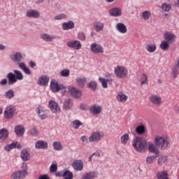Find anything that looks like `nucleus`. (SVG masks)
I'll list each match as a JSON object with an SVG mask.
<instances>
[{"label": "nucleus", "instance_id": "f257e3e1", "mask_svg": "<svg viewBox=\"0 0 179 179\" xmlns=\"http://www.w3.org/2000/svg\"><path fill=\"white\" fill-rule=\"evenodd\" d=\"M131 145L136 152H139L141 153L145 152L146 148H148V143L141 137H135L133 138L131 141Z\"/></svg>", "mask_w": 179, "mask_h": 179}, {"label": "nucleus", "instance_id": "f03ea898", "mask_svg": "<svg viewBox=\"0 0 179 179\" xmlns=\"http://www.w3.org/2000/svg\"><path fill=\"white\" fill-rule=\"evenodd\" d=\"M13 73H8L7 79H8V85H15L17 80H23V73L20 71L14 70Z\"/></svg>", "mask_w": 179, "mask_h": 179}, {"label": "nucleus", "instance_id": "7ed1b4c3", "mask_svg": "<svg viewBox=\"0 0 179 179\" xmlns=\"http://www.w3.org/2000/svg\"><path fill=\"white\" fill-rule=\"evenodd\" d=\"M169 137L166 136H157L155 137V144L156 146L159 148V149L164 150V149H166V148H167V146H169Z\"/></svg>", "mask_w": 179, "mask_h": 179}, {"label": "nucleus", "instance_id": "20e7f679", "mask_svg": "<svg viewBox=\"0 0 179 179\" xmlns=\"http://www.w3.org/2000/svg\"><path fill=\"white\" fill-rule=\"evenodd\" d=\"M114 73L118 79H124L128 76V69L124 66H117L114 69Z\"/></svg>", "mask_w": 179, "mask_h": 179}, {"label": "nucleus", "instance_id": "39448f33", "mask_svg": "<svg viewBox=\"0 0 179 179\" xmlns=\"http://www.w3.org/2000/svg\"><path fill=\"white\" fill-rule=\"evenodd\" d=\"M16 114V106L13 105L7 106L5 108L3 116L6 120H12Z\"/></svg>", "mask_w": 179, "mask_h": 179}, {"label": "nucleus", "instance_id": "423d86ee", "mask_svg": "<svg viewBox=\"0 0 179 179\" xmlns=\"http://www.w3.org/2000/svg\"><path fill=\"white\" fill-rule=\"evenodd\" d=\"M10 59L13 61V62H15V64H17L18 66H20V64H24L23 61H24V57H23V55L20 52H16L13 55H11L10 56Z\"/></svg>", "mask_w": 179, "mask_h": 179}, {"label": "nucleus", "instance_id": "0eeeda50", "mask_svg": "<svg viewBox=\"0 0 179 179\" xmlns=\"http://www.w3.org/2000/svg\"><path fill=\"white\" fill-rule=\"evenodd\" d=\"M48 108H50L52 114H59V113H61V108L59 107L57 101L54 100H50L48 101Z\"/></svg>", "mask_w": 179, "mask_h": 179}, {"label": "nucleus", "instance_id": "6e6552de", "mask_svg": "<svg viewBox=\"0 0 179 179\" xmlns=\"http://www.w3.org/2000/svg\"><path fill=\"white\" fill-rule=\"evenodd\" d=\"M50 90L53 93H58L59 90H65V87L62 84H59L55 80L50 82Z\"/></svg>", "mask_w": 179, "mask_h": 179}, {"label": "nucleus", "instance_id": "1a4fd4ad", "mask_svg": "<svg viewBox=\"0 0 179 179\" xmlns=\"http://www.w3.org/2000/svg\"><path fill=\"white\" fill-rule=\"evenodd\" d=\"M90 50L93 54H103L104 52V48L97 43H92Z\"/></svg>", "mask_w": 179, "mask_h": 179}, {"label": "nucleus", "instance_id": "9d476101", "mask_svg": "<svg viewBox=\"0 0 179 179\" xmlns=\"http://www.w3.org/2000/svg\"><path fill=\"white\" fill-rule=\"evenodd\" d=\"M104 138V135L103 133L100 131H95L93 132L89 137V141L90 142H99V141H101Z\"/></svg>", "mask_w": 179, "mask_h": 179}, {"label": "nucleus", "instance_id": "9b49d317", "mask_svg": "<svg viewBox=\"0 0 179 179\" xmlns=\"http://www.w3.org/2000/svg\"><path fill=\"white\" fill-rule=\"evenodd\" d=\"M67 47L79 51V50H81L82 48V43L79 41H69L67 42Z\"/></svg>", "mask_w": 179, "mask_h": 179}, {"label": "nucleus", "instance_id": "f8f14e48", "mask_svg": "<svg viewBox=\"0 0 179 179\" xmlns=\"http://www.w3.org/2000/svg\"><path fill=\"white\" fill-rule=\"evenodd\" d=\"M29 173L26 171H16L13 173L11 175L12 179H24L26 178V176Z\"/></svg>", "mask_w": 179, "mask_h": 179}, {"label": "nucleus", "instance_id": "ddd939ff", "mask_svg": "<svg viewBox=\"0 0 179 179\" xmlns=\"http://www.w3.org/2000/svg\"><path fill=\"white\" fill-rule=\"evenodd\" d=\"M69 92L74 99H79L82 96V91L75 87H70Z\"/></svg>", "mask_w": 179, "mask_h": 179}, {"label": "nucleus", "instance_id": "4468645a", "mask_svg": "<svg viewBox=\"0 0 179 179\" xmlns=\"http://www.w3.org/2000/svg\"><path fill=\"white\" fill-rule=\"evenodd\" d=\"M73 169L76 171H82L83 170V161L80 159H76L73 161L71 164Z\"/></svg>", "mask_w": 179, "mask_h": 179}, {"label": "nucleus", "instance_id": "2eb2a0df", "mask_svg": "<svg viewBox=\"0 0 179 179\" xmlns=\"http://www.w3.org/2000/svg\"><path fill=\"white\" fill-rule=\"evenodd\" d=\"M27 17H31L32 19H38L40 17V12L36 10L29 9L26 12Z\"/></svg>", "mask_w": 179, "mask_h": 179}, {"label": "nucleus", "instance_id": "dca6fc26", "mask_svg": "<svg viewBox=\"0 0 179 179\" xmlns=\"http://www.w3.org/2000/svg\"><path fill=\"white\" fill-rule=\"evenodd\" d=\"M164 37L166 41H168V43H174V41H176V38H177L176 34L170 31H166L164 33Z\"/></svg>", "mask_w": 179, "mask_h": 179}, {"label": "nucleus", "instance_id": "f3484780", "mask_svg": "<svg viewBox=\"0 0 179 179\" xmlns=\"http://www.w3.org/2000/svg\"><path fill=\"white\" fill-rule=\"evenodd\" d=\"M90 111L92 115H99L101 113V107L97 104L92 105L90 108Z\"/></svg>", "mask_w": 179, "mask_h": 179}, {"label": "nucleus", "instance_id": "a211bd4d", "mask_svg": "<svg viewBox=\"0 0 179 179\" xmlns=\"http://www.w3.org/2000/svg\"><path fill=\"white\" fill-rule=\"evenodd\" d=\"M9 138V131L7 129L3 128L0 129V141L2 142H5V141H8Z\"/></svg>", "mask_w": 179, "mask_h": 179}, {"label": "nucleus", "instance_id": "6ab92c4d", "mask_svg": "<svg viewBox=\"0 0 179 179\" xmlns=\"http://www.w3.org/2000/svg\"><path fill=\"white\" fill-rule=\"evenodd\" d=\"M110 16L114 17H118L122 15V10L120 8H113L109 10Z\"/></svg>", "mask_w": 179, "mask_h": 179}, {"label": "nucleus", "instance_id": "aec40b11", "mask_svg": "<svg viewBox=\"0 0 179 179\" xmlns=\"http://www.w3.org/2000/svg\"><path fill=\"white\" fill-rule=\"evenodd\" d=\"M41 38L43 40V41H47L48 43H50L53 40H55L57 38V36L55 35L52 36L48 34H41Z\"/></svg>", "mask_w": 179, "mask_h": 179}, {"label": "nucleus", "instance_id": "412c9836", "mask_svg": "<svg viewBox=\"0 0 179 179\" xmlns=\"http://www.w3.org/2000/svg\"><path fill=\"white\" fill-rule=\"evenodd\" d=\"M151 103L152 104H155V106H160L163 101H162V97H160L159 95H152L150 96V99Z\"/></svg>", "mask_w": 179, "mask_h": 179}, {"label": "nucleus", "instance_id": "4be33fe9", "mask_svg": "<svg viewBox=\"0 0 179 179\" xmlns=\"http://www.w3.org/2000/svg\"><path fill=\"white\" fill-rule=\"evenodd\" d=\"M116 30H117V31L122 34H125V33L128 31L127 26L122 22H119L116 24Z\"/></svg>", "mask_w": 179, "mask_h": 179}, {"label": "nucleus", "instance_id": "5701e85b", "mask_svg": "<svg viewBox=\"0 0 179 179\" xmlns=\"http://www.w3.org/2000/svg\"><path fill=\"white\" fill-rule=\"evenodd\" d=\"M36 149H47L48 148V143L43 140H38L35 143Z\"/></svg>", "mask_w": 179, "mask_h": 179}, {"label": "nucleus", "instance_id": "b1692460", "mask_svg": "<svg viewBox=\"0 0 179 179\" xmlns=\"http://www.w3.org/2000/svg\"><path fill=\"white\" fill-rule=\"evenodd\" d=\"M62 26L63 30H72L73 29H75V22H73V21H68L64 22Z\"/></svg>", "mask_w": 179, "mask_h": 179}, {"label": "nucleus", "instance_id": "393cba45", "mask_svg": "<svg viewBox=\"0 0 179 179\" xmlns=\"http://www.w3.org/2000/svg\"><path fill=\"white\" fill-rule=\"evenodd\" d=\"M20 157L23 162H29L30 160V153L26 149H22L20 153Z\"/></svg>", "mask_w": 179, "mask_h": 179}, {"label": "nucleus", "instance_id": "a878e982", "mask_svg": "<svg viewBox=\"0 0 179 179\" xmlns=\"http://www.w3.org/2000/svg\"><path fill=\"white\" fill-rule=\"evenodd\" d=\"M94 29L97 33L103 31V29H104V23L101 22V21L94 22Z\"/></svg>", "mask_w": 179, "mask_h": 179}, {"label": "nucleus", "instance_id": "bb28decb", "mask_svg": "<svg viewBox=\"0 0 179 179\" xmlns=\"http://www.w3.org/2000/svg\"><path fill=\"white\" fill-rule=\"evenodd\" d=\"M15 132L17 136H23L25 132L24 127L23 125L15 126Z\"/></svg>", "mask_w": 179, "mask_h": 179}, {"label": "nucleus", "instance_id": "cd10ccee", "mask_svg": "<svg viewBox=\"0 0 179 179\" xmlns=\"http://www.w3.org/2000/svg\"><path fill=\"white\" fill-rule=\"evenodd\" d=\"M99 80L101 83L102 87H103V89H107V87H108V83L109 84L113 83L112 78L106 79L104 78L100 77L99 78Z\"/></svg>", "mask_w": 179, "mask_h": 179}, {"label": "nucleus", "instance_id": "c85d7f7f", "mask_svg": "<svg viewBox=\"0 0 179 179\" xmlns=\"http://www.w3.org/2000/svg\"><path fill=\"white\" fill-rule=\"evenodd\" d=\"M48 82H50V78L47 76H42L38 80V84L41 86H47L48 85Z\"/></svg>", "mask_w": 179, "mask_h": 179}, {"label": "nucleus", "instance_id": "c756f323", "mask_svg": "<svg viewBox=\"0 0 179 179\" xmlns=\"http://www.w3.org/2000/svg\"><path fill=\"white\" fill-rule=\"evenodd\" d=\"M97 178V173L94 171H90L83 175L82 179H94Z\"/></svg>", "mask_w": 179, "mask_h": 179}, {"label": "nucleus", "instance_id": "7c9ffc66", "mask_svg": "<svg viewBox=\"0 0 179 179\" xmlns=\"http://www.w3.org/2000/svg\"><path fill=\"white\" fill-rule=\"evenodd\" d=\"M72 107H73V101L71 99H66L63 105L64 110H71Z\"/></svg>", "mask_w": 179, "mask_h": 179}, {"label": "nucleus", "instance_id": "2f4dec72", "mask_svg": "<svg viewBox=\"0 0 179 179\" xmlns=\"http://www.w3.org/2000/svg\"><path fill=\"white\" fill-rule=\"evenodd\" d=\"M157 179H169V173L166 171H158L156 173Z\"/></svg>", "mask_w": 179, "mask_h": 179}, {"label": "nucleus", "instance_id": "473e14b6", "mask_svg": "<svg viewBox=\"0 0 179 179\" xmlns=\"http://www.w3.org/2000/svg\"><path fill=\"white\" fill-rule=\"evenodd\" d=\"M76 82L80 87H85V85H86L87 78L86 77H78L76 79Z\"/></svg>", "mask_w": 179, "mask_h": 179}, {"label": "nucleus", "instance_id": "72a5a7b5", "mask_svg": "<svg viewBox=\"0 0 179 179\" xmlns=\"http://www.w3.org/2000/svg\"><path fill=\"white\" fill-rule=\"evenodd\" d=\"M117 99L118 101H121L122 103H125V101L128 100V96L125 95L122 92H120L117 93Z\"/></svg>", "mask_w": 179, "mask_h": 179}, {"label": "nucleus", "instance_id": "f704fd0d", "mask_svg": "<svg viewBox=\"0 0 179 179\" xmlns=\"http://www.w3.org/2000/svg\"><path fill=\"white\" fill-rule=\"evenodd\" d=\"M19 68H20L26 75H31V71H30V69L26 66V63L20 64Z\"/></svg>", "mask_w": 179, "mask_h": 179}, {"label": "nucleus", "instance_id": "c9c22d12", "mask_svg": "<svg viewBox=\"0 0 179 179\" xmlns=\"http://www.w3.org/2000/svg\"><path fill=\"white\" fill-rule=\"evenodd\" d=\"M4 96L6 99L11 100V99H13V97H15V91H13V90H9L5 92Z\"/></svg>", "mask_w": 179, "mask_h": 179}, {"label": "nucleus", "instance_id": "e433bc0d", "mask_svg": "<svg viewBox=\"0 0 179 179\" xmlns=\"http://www.w3.org/2000/svg\"><path fill=\"white\" fill-rule=\"evenodd\" d=\"M159 47L163 51H167V50H169L170 48V45L167 41H162L159 45Z\"/></svg>", "mask_w": 179, "mask_h": 179}, {"label": "nucleus", "instance_id": "4c0bfd02", "mask_svg": "<svg viewBox=\"0 0 179 179\" xmlns=\"http://www.w3.org/2000/svg\"><path fill=\"white\" fill-rule=\"evenodd\" d=\"M82 125H83V123L78 120L73 121V122L71 123V127L73 129H79V127Z\"/></svg>", "mask_w": 179, "mask_h": 179}, {"label": "nucleus", "instance_id": "58836bf2", "mask_svg": "<svg viewBox=\"0 0 179 179\" xmlns=\"http://www.w3.org/2000/svg\"><path fill=\"white\" fill-rule=\"evenodd\" d=\"M167 162V156L162 155L158 158L157 164L158 166H163L164 163Z\"/></svg>", "mask_w": 179, "mask_h": 179}, {"label": "nucleus", "instance_id": "ea45409f", "mask_svg": "<svg viewBox=\"0 0 179 179\" xmlns=\"http://www.w3.org/2000/svg\"><path fill=\"white\" fill-rule=\"evenodd\" d=\"M63 178L64 179H73V173L71 171H65L63 173Z\"/></svg>", "mask_w": 179, "mask_h": 179}, {"label": "nucleus", "instance_id": "a19ab883", "mask_svg": "<svg viewBox=\"0 0 179 179\" xmlns=\"http://www.w3.org/2000/svg\"><path fill=\"white\" fill-rule=\"evenodd\" d=\"M136 132L138 135H143V134L145 132V126H143V124L138 126L136 128Z\"/></svg>", "mask_w": 179, "mask_h": 179}, {"label": "nucleus", "instance_id": "79ce46f5", "mask_svg": "<svg viewBox=\"0 0 179 179\" xmlns=\"http://www.w3.org/2000/svg\"><path fill=\"white\" fill-rule=\"evenodd\" d=\"M128 141H129V134H126L121 136L120 141L122 145H127Z\"/></svg>", "mask_w": 179, "mask_h": 179}, {"label": "nucleus", "instance_id": "37998d69", "mask_svg": "<svg viewBox=\"0 0 179 179\" xmlns=\"http://www.w3.org/2000/svg\"><path fill=\"white\" fill-rule=\"evenodd\" d=\"M148 150L151 153H157L159 152V150H157V148H156V145H153L152 143L149 144Z\"/></svg>", "mask_w": 179, "mask_h": 179}, {"label": "nucleus", "instance_id": "c03bdc74", "mask_svg": "<svg viewBox=\"0 0 179 179\" xmlns=\"http://www.w3.org/2000/svg\"><path fill=\"white\" fill-rule=\"evenodd\" d=\"M162 10H164V12H170V10H171V4L164 3L162 5Z\"/></svg>", "mask_w": 179, "mask_h": 179}, {"label": "nucleus", "instance_id": "a18cd8bd", "mask_svg": "<svg viewBox=\"0 0 179 179\" xmlns=\"http://www.w3.org/2000/svg\"><path fill=\"white\" fill-rule=\"evenodd\" d=\"M151 15L152 14L150 13V11L145 10L142 13L141 17L143 19V20H148L150 18Z\"/></svg>", "mask_w": 179, "mask_h": 179}, {"label": "nucleus", "instance_id": "49530a36", "mask_svg": "<svg viewBox=\"0 0 179 179\" xmlns=\"http://www.w3.org/2000/svg\"><path fill=\"white\" fill-rule=\"evenodd\" d=\"M53 148L55 150H62V145L59 141L53 142Z\"/></svg>", "mask_w": 179, "mask_h": 179}, {"label": "nucleus", "instance_id": "de8ad7c7", "mask_svg": "<svg viewBox=\"0 0 179 179\" xmlns=\"http://www.w3.org/2000/svg\"><path fill=\"white\" fill-rule=\"evenodd\" d=\"M53 19L54 20H62L63 19H66V15H65V13H60L55 15Z\"/></svg>", "mask_w": 179, "mask_h": 179}, {"label": "nucleus", "instance_id": "09e8293b", "mask_svg": "<svg viewBox=\"0 0 179 179\" xmlns=\"http://www.w3.org/2000/svg\"><path fill=\"white\" fill-rule=\"evenodd\" d=\"M29 132L31 136H34L35 138L36 136H38V129H37L36 127H33L30 129Z\"/></svg>", "mask_w": 179, "mask_h": 179}, {"label": "nucleus", "instance_id": "8fccbe9b", "mask_svg": "<svg viewBox=\"0 0 179 179\" xmlns=\"http://www.w3.org/2000/svg\"><path fill=\"white\" fill-rule=\"evenodd\" d=\"M87 86L90 89H92V90H96V89H97V83H96V81H90V83H88Z\"/></svg>", "mask_w": 179, "mask_h": 179}, {"label": "nucleus", "instance_id": "3c124183", "mask_svg": "<svg viewBox=\"0 0 179 179\" xmlns=\"http://www.w3.org/2000/svg\"><path fill=\"white\" fill-rule=\"evenodd\" d=\"M156 45H147L146 50L148 52H155L156 51Z\"/></svg>", "mask_w": 179, "mask_h": 179}, {"label": "nucleus", "instance_id": "603ef678", "mask_svg": "<svg viewBox=\"0 0 179 179\" xmlns=\"http://www.w3.org/2000/svg\"><path fill=\"white\" fill-rule=\"evenodd\" d=\"M156 159V156H149L146 158L147 164H152Z\"/></svg>", "mask_w": 179, "mask_h": 179}, {"label": "nucleus", "instance_id": "864d4df0", "mask_svg": "<svg viewBox=\"0 0 179 179\" xmlns=\"http://www.w3.org/2000/svg\"><path fill=\"white\" fill-rule=\"evenodd\" d=\"M148 76L146 74H143L141 77V85H148Z\"/></svg>", "mask_w": 179, "mask_h": 179}, {"label": "nucleus", "instance_id": "5fc2aeb1", "mask_svg": "<svg viewBox=\"0 0 179 179\" xmlns=\"http://www.w3.org/2000/svg\"><path fill=\"white\" fill-rule=\"evenodd\" d=\"M58 170V166L55 164H52L50 166V173H55Z\"/></svg>", "mask_w": 179, "mask_h": 179}, {"label": "nucleus", "instance_id": "6e6d98bb", "mask_svg": "<svg viewBox=\"0 0 179 179\" xmlns=\"http://www.w3.org/2000/svg\"><path fill=\"white\" fill-rule=\"evenodd\" d=\"M61 76H63V78H68L69 76V70L64 69L61 71Z\"/></svg>", "mask_w": 179, "mask_h": 179}, {"label": "nucleus", "instance_id": "4d7b16f0", "mask_svg": "<svg viewBox=\"0 0 179 179\" xmlns=\"http://www.w3.org/2000/svg\"><path fill=\"white\" fill-rule=\"evenodd\" d=\"M78 39L80 40L81 41H85L86 40V36L83 32L78 33Z\"/></svg>", "mask_w": 179, "mask_h": 179}, {"label": "nucleus", "instance_id": "13d9d810", "mask_svg": "<svg viewBox=\"0 0 179 179\" xmlns=\"http://www.w3.org/2000/svg\"><path fill=\"white\" fill-rule=\"evenodd\" d=\"M8 83L9 84V79H6V78L2 79L0 81V86H6Z\"/></svg>", "mask_w": 179, "mask_h": 179}, {"label": "nucleus", "instance_id": "bf43d9fd", "mask_svg": "<svg viewBox=\"0 0 179 179\" xmlns=\"http://www.w3.org/2000/svg\"><path fill=\"white\" fill-rule=\"evenodd\" d=\"M21 169H22L21 171H27V164L22 162L21 164Z\"/></svg>", "mask_w": 179, "mask_h": 179}, {"label": "nucleus", "instance_id": "052dcab7", "mask_svg": "<svg viewBox=\"0 0 179 179\" xmlns=\"http://www.w3.org/2000/svg\"><path fill=\"white\" fill-rule=\"evenodd\" d=\"M38 179H50V177L47 174L41 175L38 177Z\"/></svg>", "mask_w": 179, "mask_h": 179}, {"label": "nucleus", "instance_id": "680f3d73", "mask_svg": "<svg viewBox=\"0 0 179 179\" xmlns=\"http://www.w3.org/2000/svg\"><path fill=\"white\" fill-rule=\"evenodd\" d=\"M10 149H15L16 148V143H15V141H13V143H11L10 144H8Z\"/></svg>", "mask_w": 179, "mask_h": 179}, {"label": "nucleus", "instance_id": "e2e57ef3", "mask_svg": "<svg viewBox=\"0 0 179 179\" xmlns=\"http://www.w3.org/2000/svg\"><path fill=\"white\" fill-rule=\"evenodd\" d=\"M29 66L30 68H34L35 66H37V64L34 62L31 61L29 62Z\"/></svg>", "mask_w": 179, "mask_h": 179}, {"label": "nucleus", "instance_id": "0e129e2a", "mask_svg": "<svg viewBox=\"0 0 179 179\" xmlns=\"http://www.w3.org/2000/svg\"><path fill=\"white\" fill-rule=\"evenodd\" d=\"M4 150H6V152H10V150H12V149L10 148V146L7 144L4 146Z\"/></svg>", "mask_w": 179, "mask_h": 179}, {"label": "nucleus", "instance_id": "69168bd1", "mask_svg": "<svg viewBox=\"0 0 179 179\" xmlns=\"http://www.w3.org/2000/svg\"><path fill=\"white\" fill-rule=\"evenodd\" d=\"M15 148H17V149H22V144L20 143L15 142Z\"/></svg>", "mask_w": 179, "mask_h": 179}, {"label": "nucleus", "instance_id": "338daca9", "mask_svg": "<svg viewBox=\"0 0 179 179\" xmlns=\"http://www.w3.org/2000/svg\"><path fill=\"white\" fill-rule=\"evenodd\" d=\"M55 176H56V177H63L64 173H62V172H61V171H59L55 173Z\"/></svg>", "mask_w": 179, "mask_h": 179}, {"label": "nucleus", "instance_id": "774afa93", "mask_svg": "<svg viewBox=\"0 0 179 179\" xmlns=\"http://www.w3.org/2000/svg\"><path fill=\"white\" fill-rule=\"evenodd\" d=\"M81 141H83V142H87V137L86 136H83L81 137Z\"/></svg>", "mask_w": 179, "mask_h": 179}]
</instances>
